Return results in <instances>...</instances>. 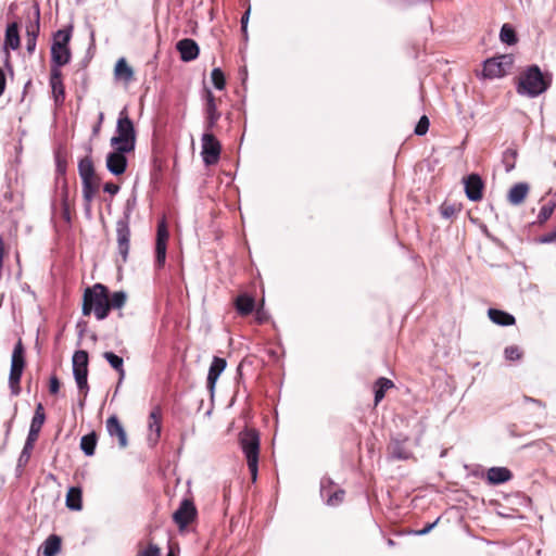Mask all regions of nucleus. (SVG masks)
<instances>
[{
    "label": "nucleus",
    "mask_w": 556,
    "mask_h": 556,
    "mask_svg": "<svg viewBox=\"0 0 556 556\" xmlns=\"http://www.w3.org/2000/svg\"><path fill=\"white\" fill-rule=\"evenodd\" d=\"M439 519L432 523H427L421 530L416 531L418 535H425L429 533L433 527L438 523Z\"/></svg>",
    "instance_id": "6e6d98bb"
},
{
    "label": "nucleus",
    "mask_w": 556,
    "mask_h": 556,
    "mask_svg": "<svg viewBox=\"0 0 556 556\" xmlns=\"http://www.w3.org/2000/svg\"><path fill=\"white\" fill-rule=\"evenodd\" d=\"M205 93V128L207 131H213L217 126V122L222 114L217 109V99L210 89L204 90Z\"/></svg>",
    "instance_id": "ddd939ff"
},
{
    "label": "nucleus",
    "mask_w": 556,
    "mask_h": 556,
    "mask_svg": "<svg viewBox=\"0 0 556 556\" xmlns=\"http://www.w3.org/2000/svg\"><path fill=\"white\" fill-rule=\"evenodd\" d=\"M239 442L245 456L251 479L255 482L258 472L260 433L253 428H247L240 432Z\"/></svg>",
    "instance_id": "f03ea898"
},
{
    "label": "nucleus",
    "mask_w": 556,
    "mask_h": 556,
    "mask_svg": "<svg viewBox=\"0 0 556 556\" xmlns=\"http://www.w3.org/2000/svg\"><path fill=\"white\" fill-rule=\"evenodd\" d=\"M39 433H40L39 431H35V430H30L29 429V432H28V435H27L25 444L35 446V443L37 442V440L39 438Z\"/></svg>",
    "instance_id": "603ef678"
},
{
    "label": "nucleus",
    "mask_w": 556,
    "mask_h": 556,
    "mask_svg": "<svg viewBox=\"0 0 556 556\" xmlns=\"http://www.w3.org/2000/svg\"><path fill=\"white\" fill-rule=\"evenodd\" d=\"M61 538L52 534L43 543V556H55L61 549Z\"/></svg>",
    "instance_id": "473e14b6"
},
{
    "label": "nucleus",
    "mask_w": 556,
    "mask_h": 556,
    "mask_svg": "<svg viewBox=\"0 0 556 556\" xmlns=\"http://www.w3.org/2000/svg\"><path fill=\"white\" fill-rule=\"evenodd\" d=\"M114 151L106 155V168L114 176L123 175L127 169V153L134 152L122 147H113Z\"/></svg>",
    "instance_id": "9d476101"
},
{
    "label": "nucleus",
    "mask_w": 556,
    "mask_h": 556,
    "mask_svg": "<svg viewBox=\"0 0 556 556\" xmlns=\"http://www.w3.org/2000/svg\"><path fill=\"white\" fill-rule=\"evenodd\" d=\"M105 427L108 430V433L114 438H117L118 446L121 448H125L128 445L127 434L126 431L119 421L118 417L115 415L110 416L105 421Z\"/></svg>",
    "instance_id": "a211bd4d"
},
{
    "label": "nucleus",
    "mask_w": 556,
    "mask_h": 556,
    "mask_svg": "<svg viewBox=\"0 0 556 556\" xmlns=\"http://www.w3.org/2000/svg\"><path fill=\"white\" fill-rule=\"evenodd\" d=\"M83 181V197L85 202L89 205L93 200L96 193L99 191L101 179L99 176L90 177V179Z\"/></svg>",
    "instance_id": "bb28decb"
},
{
    "label": "nucleus",
    "mask_w": 556,
    "mask_h": 556,
    "mask_svg": "<svg viewBox=\"0 0 556 556\" xmlns=\"http://www.w3.org/2000/svg\"><path fill=\"white\" fill-rule=\"evenodd\" d=\"M50 86L56 103H62L65 99V88L63 85V75L60 67H51Z\"/></svg>",
    "instance_id": "aec40b11"
},
{
    "label": "nucleus",
    "mask_w": 556,
    "mask_h": 556,
    "mask_svg": "<svg viewBox=\"0 0 556 556\" xmlns=\"http://www.w3.org/2000/svg\"><path fill=\"white\" fill-rule=\"evenodd\" d=\"M462 208L460 203L444 201L440 206V214L443 218L450 219L455 217Z\"/></svg>",
    "instance_id": "e433bc0d"
},
{
    "label": "nucleus",
    "mask_w": 556,
    "mask_h": 556,
    "mask_svg": "<svg viewBox=\"0 0 556 556\" xmlns=\"http://www.w3.org/2000/svg\"><path fill=\"white\" fill-rule=\"evenodd\" d=\"M488 316L492 323L498 326H513L516 323V319L511 314L497 308H489Z\"/></svg>",
    "instance_id": "cd10ccee"
},
{
    "label": "nucleus",
    "mask_w": 556,
    "mask_h": 556,
    "mask_svg": "<svg viewBox=\"0 0 556 556\" xmlns=\"http://www.w3.org/2000/svg\"><path fill=\"white\" fill-rule=\"evenodd\" d=\"M517 156H518V152L516 149L508 148L505 150V152L503 153L502 161H503L506 172H510L515 168Z\"/></svg>",
    "instance_id": "a19ab883"
},
{
    "label": "nucleus",
    "mask_w": 556,
    "mask_h": 556,
    "mask_svg": "<svg viewBox=\"0 0 556 556\" xmlns=\"http://www.w3.org/2000/svg\"><path fill=\"white\" fill-rule=\"evenodd\" d=\"M116 237L118 252L123 257V262H126L130 247V228L126 222L117 223Z\"/></svg>",
    "instance_id": "2eb2a0df"
},
{
    "label": "nucleus",
    "mask_w": 556,
    "mask_h": 556,
    "mask_svg": "<svg viewBox=\"0 0 556 556\" xmlns=\"http://www.w3.org/2000/svg\"><path fill=\"white\" fill-rule=\"evenodd\" d=\"M176 49L184 62H191L195 60L200 52L198 43L190 38H184L179 40L176 45Z\"/></svg>",
    "instance_id": "6ab92c4d"
},
{
    "label": "nucleus",
    "mask_w": 556,
    "mask_h": 556,
    "mask_svg": "<svg viewBox=\"0 0 556 556\" xmlns=\"http://www.w3.org/2000/svg\"><path fill=\"white\" fill-rule=\"evenodd\" d=\"M554 241H556V227L553 231L545 233L538 239L539 243H551Z\"/></svg>",
    "instance_id": "3c124183"
},
{
    "label": "nucleus",
    "mask_w": 556,
    "mask_h": 556,
    "mask_svg": "<svg viewBox=\"0 0 556 556\" xmlns=\"http://www.w3.org/2000/svg\"><path fill=\"white\" fill-rule=\"evenodd\" d=\"M103 357L108 361V363L111 365V367L114 368L118 372L119 380H122L125 377L123 358L121 356L114 354L113 352H104Z\"/></svg>",
    "instance_id": "c9c22d12"
},
{
    "label": "nucleus",
    "mask_w": 556,
    "mask_h": 556,
    "mask_svg": "<svg viewBox=\"0 0 556 556\" xmlns=\"http://www.w3.org/2000/svg\"><path fill=\"white\" fill-rule=\"evenodd\" d=\"M21 46V38L18 31V24L16 22L10 23L7 26L4 35L5 49L17 50Z\"/></svg>",
    "instance_id": "5701e85b"
},
{
    "label": "nucleus",
    "mask_w": 556,
    "mask_h": 556,
    "mask_svg": "<svg viewBox=\"0 0 556 556\" xmlns=\"http://www.w3.org/2000/svg\"><path fill=\"white\" fill-rule=\"evenodd\" d=\"M556 203L553 201L544 203L539 212L536 223L539 225H543L544 223H546L553 215Z\"/></svg>",
    "instance_id": "ea45409f"
},
{
    "label": "nucleus",
    "mask_w": 556,
    "mask_h": 556,
    "mask_svg": "<svg viewBox=\"0 0 556 556\" xmlns=\"http://www.w3.org/2000/svg\"><path fill=\"white\" fill-rule=\"evenodd\" d=\"M430 126L429 118L422 115L415 127V134L417 136H424L428 132Z\"/></svg>",
    "instance_id": "49530a36"
},
{
    "label": "nucleus",
    "mask_w": 556,
    "mask_h": 556,
    "mask_svg": "<svg viewBox=\"0 0 556 556\" xmlns=\"http://www.w3.org/2000/svg\"><path fill=\"white\" fill-rule=\"evenodd\" d=\"M40 12L39 9L35 11L34 21H29L26 25V38L37 39L40 30Z\"/></svg>",
    "instance_id": "58836bf2"
},
{
    "label": "nucleus",
    "mask_w": 556,
    "mask_h": 556,
    "mask_svg": "<svg viewBox=\"0 0 556 556\" xmlns=\"http://www.w3.org/2000/svg\"><path fill=\"white\" fill-rule=\"evenodd\" d=\"M529 193V186L526 182L514 185L508 192V201L514 205L523 203Z\"/></svg>",
    "instance_id": "a878e982"
},
{
    "label": "nucleus",
    "mask_w": 556,
    "mask_h": 556,
    "mask_svg": "<svg viewBox=\"0 0 556 556\" xmlns=\"http://www.w3.org/2000/svg\"><path fill=\"white\" fill-rule=\"evenodd\" d=\"M66 507L71 510L83 508V491L79 486H72L66 494Z\"/></svg>",
    "instance_id": "c85d7f7f"
},
{
    "label": "nucleus",
    "mask_w": 556,
    "mask_h": 556,
    "mask_svg": "<svg viewBox=\"0 0 556 556\" xmlns=\"http://www.w3.org/2000/svg\"><path fill=\"white\" fill-rule=\"evenodd\" d=\"M198 515L192 498H184L178 509L173 514V519L180 530L187 528Z\"/></svg>",
    "instance_id": "9b49d317"
},
{
    "label": "nucleus",
    "mask_w": 556,
    "mask_h": 556,
    "mask_svg": "<svg viewBox=\"0 0 556 556\" xmlns=\"http://www.w3.org/2000/svg\"><path fill=\"white\" fill-rule=\"evenodd\" d=\"M486 478L491 484H500L509 481L513 473L506 467H492L488 470Z\"/></svg>",
    "instance_id": "393cba45"
},
{
    "label": "nucleus",
    "mask_w": 556,
    "mask_h": 556,
    "mask_svg": "<svg viewBox=\"0 0 556 556\" xmlns=\"http://www.w3.org/2000/svg\"><path fill=\"white\" fill-rule=\"evenodd\" d=\"M505 356L509 361H517L521 357V352L518 346L510 345L505 349Z\"/></svg>",
    "instance_id": "de8ad7c7"
},
{
    "label": "nucleus",
    "mask_w": 556,
    "mask_h": 556,
    "mask_svg": "<svg viewBox=\"0 0 556 556\" xmlns=\"http://www.w3.org/2000/svg\"><path fill=\"white\" fill-rule=\"evenodd\" d=\"M78 172L81 180L90 179V177L98 176L94 170L93 162L89 156L79 161Z\"/></svg>",
    "instance_id": "72a5a7b5"
},
{
    "label": "nucleus",
    "mask_w": 556,
    "mask_h": 556,
    "mask_svg": "<svg viewBox=\"0 0 556 556\" xmlns=\"http://www.w3.org/2000/svg\"><path fill=\"white\" fill-rule=\"evenodd\" d=\"M394 383L392 380L381 377L375 382V405L377 406L386 395L389 389H392Z\"/></svg>",
    "instance_id": "7c9ffc66"
},
{
    "label": "nucleus",
    "mask_w": 556,
    "mask_h": 556,
    "mask_svg": "<svg viewBox=\"0 0 556 556\" xmlns=\"http://www.w3.org/2000/svg\"><path fill=\"white\" fill-rule=\"evenodd\" d=\"M233 305H235V308L237 311V313L242 316V317H245L248 315H250L254 308H255V300L253 296L247 294V293H242V294H239L235 301H233Z\"/></svg>",
    "instance_id": "4be33fe9"
},
{
    "label": "nucleus",
    "mask_w": 556,
    "mask_h": 556,
    "mask_svg": "<svg viewBox=\"0 0 556 556\" xmlns=\"http://www.w3.org/2000/svg\"><path fill=\"white\" fill-rule=\"evenodd\" d=\"M211 79L214 87L218 90H223L226 87V78L223 71L219 67L213 68L211 73Z\"/></svg>",
    "instance_id": "37998d69"
},
{
    "label": "nucleus",
    "mask_w": 556,
    "mask_h": 556,
    "mask_svg": "<svg viewBox=\"0 0 556 556\" xmlns=\"http://www.w3.org/2000/svg\"><path fill=\"white\" fill-rule=\"evenodd\" d=\"M103 121H104V113L100 112L99 117H98V123L92 128V132L94 136L99 135Z\"/></svg>",
    "instance_id": "5fc2aeb1"
},
{
    "label": "nucleus",
    "mask_w": 556,
    "mask_h": 556,
    "mask_svg": "<svg viewBox=\"0 0 556 556\" xmlns=\"http://www.w3.org/2000/svg\"><path fill=\"white\" fill-rule=\"evenodd\" d=\"M166 556H176L173 551H169Z\"/></svg>",
    "instance_id": "680f3d73"
},
{
    "label": "nucleus",
    "mask_w": 556,
    "mask_h": 556,
    "mask_svg": "<svg viewBox=\"0 0 556 556\" xmlns=\"http://www.w3.org/2000/svg\"><path fill=\"white\" fill-rule=\"evenodd\" d=\"M34 447L35 446L24 444V447H23V450L20 454V457L17 459V468H24L28 464V462L31 457Z\"/></svg>",
    "instance_id": "c03bdc74"
},
{
    "label": "nucleus",
    "mask_w": 556,
    "mask_h": 556,
    "mask_svg": "<svg viewBox=\"0 0 556 556\" xmlns=\"http://www.w3.org/2000/svg\"><path fill=\"white\" fill-rule=\"evenodd\" d=\"M484 184L477 174H471L465 179V192L469 200L480 201L483 198Z\"/></svg>",
    "instance_id": "f3484780"
},
{
    "label": "nucleus",
    "mask_w": 556,
    "mask_h": 556,
    "mask_svg": "<svg viewBox=\"0 0 556 556\" xmlns=\"http://www.w3.org/2000/svg\"><path fill=\"white\" fill-rule=\"evenodd\" d=\"M255 315H256V321L258 324H263L267 320V315L265 314V312L262 308L256 309Z\"/></svg>",
    "instance_id": "bf43d9fd"
},
{
    "label": "nucleus",
    "mask_w": 556,
    "mask_h": 556,
    "mask_svg": "<svg viewBox=\"0 0 556 556\" xmlns=\"http://www.w3.org/2000/svg\"><path fill=\"white\" fill-rule=\"evenodd\" d=\"M72 38V26L60 29L54 34L51 47L52 67H61L70 63L72 53L70 50V41Z\"/></svg>",
    "instance_id": "39448f33"
},
{
    "label": "nucleus",
    "mask_w": 556,
    "mask_h": 556,
    "mask_svg": "<svg viewBox=\"0 0 556 556\" xmlns=\"http://www.w3.org/2000/svg\"><path fill=\"white\" fill-rule=\"evenodd\" d=\"M25 366V349L22 340L20 339L13 349L9 376V386L13 395H18L21 393V378Z\"/></svg>",
    "instance_id": "423d86ee"
},
{
    "label": "nucleus",
    "mask_w": 556,
    "mask_h": 556,
    "mask_svg": "<svg viewBox=\"0 0 556 556\" xmlns=\"http://www.w3.org/2000/svg\"><path fill=\"white\" fill-rule=\"evenodd\" d=\"M501 41L507 45H515L517 36L515 29L509 24H504L500 33Z\"/></svg>",
    "instance_id": "79ce46f5"
},
{
    "label": "nucleus",
    "mask_w": 556,
    "mask_h": 556,
    "mask_svg": "<svg viewBox=\"0 0 556 556\" xmlns=\"http://www.w3.org/2000/svg\"><path fill=\"white\" fill-rule=\"evenodd\" d=\"M161 548L151 540L147 543L140 541L137 544L136 556H161Z\"/></svg>",
    "instance_id": "2f4dec72"
},
{
    "label": "nucleus",
    "mask_w": 556,
    "mask_h": 556,
    "mask_svg": "<svg viewBox=\"0 0 556 556\" xmlns=\"http://www.w3.org/2000/svg\"><path fill=\"white\" fill-rule=\"evenodd\" d=\"M408 443L409 439L407 437L391 439L387 447L388 456L396 460L413 458V452Z\"/></svg>",
    "instance_id": "f8f14e48"
},
{
    "label": "nucleus",
    "mask_w": 556,
    "mask_h": 556,
    "mask_svg": "<svg viewBox=\"0 0 556 556\" xmlns=\"http://www.w3.org/2000/svg\"><path fill=\"white\" fill-rule=\"evenodd\" d=\"M548 81L544 78L536 65L530 66L519 76L517 92L529 97H536L548 88Z\"/></svg>",
    "instance_id": "7ed1b4c3"
},
{
    "label": "nucleus",
    "mask_w": 556,
    "mask_h": 556,
    "mask_svg": "<svg viewBox=\"0 0 556 556\" xmlns=\"http://www.w3.org/2000/svg\"><path fill=\"white\" fill-rule=\"evenodd\" d=\"M227 362L225 358L215 356L208 369L207 375V389L211 393L215 390V384L220 374L225 370Z\"/></svg>",
    "instance_id": "412c9836"
},
{
    "label": "nucleus",
    "mask_w": 556,
    "mask_h": 556,
    "mask_svg": "<svg viewBox=\"0 0 556 556\" xmlns=\"http://www.w3.org/2000/svg\"><path fill=\"white\" fill-rule=\"evenodd\" d=\"M249 13H250V10H248L244 15L241 17V25H242V30L243 31H247V24H248V20H249Z\"/></svg>",
    "instance_id": "052dcab7"
},
{
    "label": "nucleus",
    "mask_w": 556,
    "mask_h": 556,
    "mask_svg": "<svg viewBox=\"0 0 556 556\" xmlns=\"http://www.w3.org/2000/svg\"><path fill=\"white\" fill-rule=\"evenodd\" d=\"M513 66V58L510 55H500L489 59L483 65V76L485 78H500L507 74Z\"/></svg>",
    "instance_id": "6e6552de"
},
{
    "label": "nucleus",
    "mask_w": 556,
    "mask_h": 556,
    "mask_svg": "<svg viewBox=\"0 0 556 556\" xmlns=\"http://www.w3.org/2000/svg\"><path fill=\"white\" fill-rule=\"evenodd\" d=\"M103 190L112 195L116 194L119 190V186L114 182H106Z\"/></svg>",
    "instance_id": "864d4df0"
},
{
    "label": "nucleus",
    "mask_w": 556,
    "mask_h": 556,
    "mask_svg": "<svg viewBox=\"0 0 556 556\" xmlns=\"http://www.w3.org/2000/svg\"><path fill=\"white\" fill-rule=\"evenodd\" d=\"M137 134L126 109L119 112L116 124V136L110 140L112 147H122L135 151Z\"/></svg>",
    "instance_id": "20e7f679"
},
{
    "label": "nucleus",
    "mask_w": 556,
    "mask_h": 556,
    "mask_svg": "<svg viewBox=\"0 0 556 556\" xmlns=\"http://www.w3.org/2000/svg\"><path fill=\"white\" fill-rule=\"evenodd\" d=\"M531 402L533 404L538 405L540 408L539 417L535 420H533V422H532L533 428L540 429L543 427L544 421L546 419L545 405L542 404L540 401H535V400H531Z\"/></svg>",
    "instance_id": "a18cd8bd"
},
{
    "label": "nucleus",
    "mask_w": 556,
    "mask_h": 556,
    "mask_svg": "<svg viewBox=\"0 0 556 556\" xmlns=\"http://www.w3.org/2000/svg\"><path fill=\"white\" fill-rule=\"evenodd\" d=\"M98 435L94 431L86 434L80 440V448L87 456H92L96 451Z\"/></svg>",
    "instance_id": "f704fd0d"
},
{
    "label": "nucleus",
    "mask_w": 556,
    "mask_h": 556,
    "mask_svg": "<svg viewBox=\"0 0 556 556\" xmlns=\"http://www.w3.org/2000/svg\"><path fill=\"white\" fill-rule=\"evenodd\" d=\"M149 434L148 441L152 444H156L161 437L162 430V409L160 406H155L148 418Z\"/></svg>",
    "instance_id": "dca6fc26"
},
{
    "label": "nucleus",
    "mask_w": 556,
    "mask_h": 556,
    "mask_svg": "<svg viewBox=\"0 0 556 556\" xmlns=\"http://www.w3.org/2000/svg\"><path fill=\"white\" fill-rule=\"evenodd\" d=\"M37 39L26 38V50L29 54H33L36 49Z\"/></svg>",
    "instance_id": "4d7b16f0"
},
{
    "label": "nucleus",
    "mask_w": 556,
    "mask_h": 556,
    "mask_svg": "<svg viewBox=\"0 0 556 556\" xmlns=\"http://www.w3.org/2000/svg\"><path fill=\"white\" fill-rule=\"evenodd\" d=\"M74 212V204L70 200L68 190L64 188L61 192V216L66 224L72 223V216Z\"/></svg>",
    "instance_id": "c756f323"
},
{
    "label": "nucleus",
    "mask_w": 556,
    "mask_h": 556,
    "mask_svg": "<svg viewBox=\"0 0 556 556\" xmlns=\"http://www.w3.org/2000/svg\"><path fill=\"white\" fill-rule=\"evenodd\" d=\"M114 76L116 79L123 80L125 84H129L135 79L134 70L127 63L126 59L121 58L114 67Z\"/></svg>",
    "instance_id": "b1692460"
},
{
    "label": "nucleus",
    "mask_w": 556,
    "mask_h": 556,
    "mask_svg": "<svg viewBox=\"0 0 556 556\" xmlns=\"http://www.w3.org/2000/svg\"><path fill=\"white\" fill-rule=\"evenodd\" d=\"M60 380L56 376H52L49 381V392L51 394H56L60 390Z\"/></svg>",
    "instance_id": "8fccbe9b"
},
{
    "label": "nucleus",
    "mask_w": 556,
    "mask_h": 556,
    "mask_svg": "<svg viewBox=\"0 0 556 556\" xmlns=\"http://www.w3.org/2000/svg\"><path fill=\"white\" fill-rule=\"evenodd\" d=\"M5 84H7L5 74H4L3 70L0 67V97L3 94V92L5 90Z\"/></svg>",
    "instance_id": "13d9d810"
},
{
    "label": "nucleus",
    "mask_w": 556,
    "mask_h": 556,
    "mask_svg": "<svg viewBox=\"0 0 556 556\" xmlns=\"http://www.w3.org/2000/svg\"><path fill=\"white\" fill-rule=\"evenodd\" d=\"M127 299L125 291L111 293L106 286L97 282L84 290L81 313L84 316L93 314L98 320H103L112 309H122Z\"/></svg>",
    "instance_id": "f257e3e1"
},
{
    "label": "nucleus",
    "mask_w": 556,
    "mask_h": 556,
    "mask_svg": "<svg viewBox=\"0 0 556 556\" xmlns=\"http://www.w3.org/2000/svg\"><path fill=\"white\" fill-rule=\"evenodd\" d=\"M344 491H337L334 492L332 495L329 496L328 498V504L329 505H338L339 503H341L344 498Z\"/></svg>",
    "instance_id": "09e8293b"
},
{
    "label": "nucleus",
    "mask_w": 556,
    "mask_h": 556,
    "mask_svg": "<svg viewBox=\"0 0 556 556\" xmlns=\"http://www.w3.org/2000/svg\"><path fill=\"white\" fill-rule=\"evenodd\" d=\"M88 363L89 356L87 351L78 350L73 355V372L79 389V392L84 394V397L87 396L89 386H88Z\"/></svg>",
    "instance_id": "0eeeda50"
},
{
    "label": "nucleus",
    "mask_w": 556,
    "mask_h": 556,
    "mask_svg": "<svg viewBox=\"0 0 556 556\" xmlns=\"http://www.w3.org/2000/svg\"><path fill=\"white\" fill-rule=\"evenodd\" d=\"M222 146L213 131H206L202 136V159L205 165H215L220 156Z\"/></svg>",
    "instance_id": "1a4fd4ad"
},
{
    "label": "nucleus",
    "mask_w": 556,
    "mask_h": 556,
    "mask_svg": "<svg viewBox=\"0 0 556 556\" xmlns=\"http://www.w3.org/2000/svg\"><path fill=\"white\" fill-rule=\"evenodd\" d=\"M168 237L167 226L165 222L162 220L157 225L155 242V264L157 267H163L165 264Z\"/></svg>",
    "instance_id": "4468645a"
},
{
    "label": "nucleus",
    "mask_w": 556,
    "mask_h": 556,
    "mask_svg": "<svg viewBox=\"0 0 556 556\" xmlns=\"http://www.w3.org/2000/svg\"><path fill=\"white\" fill-rule=\"evenodd\" d=\"M45 421H46V413H45L43 405L41 403H38L35 408V414L33 416L29 429L40 432Z\"/></svg>",
    "instance_id": "4c0bfd02"
}]
</instances>
